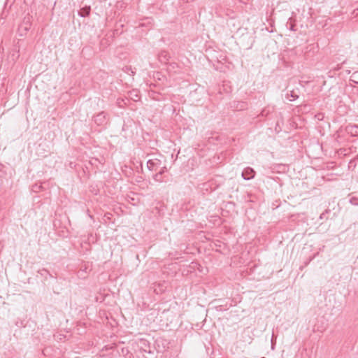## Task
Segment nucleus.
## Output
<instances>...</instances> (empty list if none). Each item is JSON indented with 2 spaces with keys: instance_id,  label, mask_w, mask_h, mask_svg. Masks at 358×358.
<instances>
[{
  "instance_id": "nucleus-1",
  "label": "nucleus",
  "mask_w": 358,
  "mask_h": 358,
  "mask_svg": "<svg viewBox=\"0 0 358 358\" xmlns=\"http://www.w3.org/2000/svg\"><path fill=\"white\" fill-rule=\"evenodd\" d=\"M94 122L98 126H103L107 124L108 118L106 113L101 111L94 116Z\"/></svg>"
},
{
  "instance_id": "nucleus-2",
  "label": "nucleus",
  "mask_w": 358,
  "mask_h": 358,
  "mask_svg": "<svg viewBox=\"0 0 358 358\" xmlns=\"http://www.w3.org/2000/svg\"><path fill=\"white\" fill-rule=\"evenodd\" d=\"M162 166V162L158 159H149L147 162V167L151 171L157 172Z\"/></svg>"
},
{
  "instance_id": "nucleus-3",
  "label": "nucleus",
  "mask_w": 358,
  "mask_h": 358,
  "mask_svg": "<svg viewBox=\"0 0 358 358\" xmlns=\"http://www.w3.org/2000/svg\"><path fill=\"white\" fill-rule=\"evenodd\" d=\"M31 26V22L30 20V17H25L23 20L22 23L20 25L19 31H24V33H21L20 35L22 36L25 34L30 29Z\"/></svg>"
},
{
  "instance_id": "nucleus-4",
  "label": "nucleus",
  "mask_w": 358,
  "mask_h": 358,
  "mask_svg": "<svg viewBox=\"0 0 358 358\" xmlns=\"http://www.w3.org/2000/svg\"><path fill=\"white\" fill-rule=\"evenodd\" d=\"M255 171L251 167H246L243 169L241 176L245 180H249L255 178Z\"/></svg>"
},
{
  "instance_id": "nucleus-5",
  "label": "nucleus",
  "mask_w": 358,
  "mask_h": 358,
  "mask_svg": "<svg viewBox=\"0 0 358 358\" xmlns=\"http://www.w3.org/2000/svg\"><path fill=\"white\" fill-rule=\"evenodd\" d=\"M300 90L299 88L287 90L285 96L290 101L296 100L299 97Z\"/></svg>"
},
{
  "instance_id": "nucleus-6",
  "label": "nucleus",
  "mask_w": 358,
  "mask_h": 358,
  "mask_svg": "<svg viewBox=\"0 0 358 358\" xmlns=\"http://www.w3.org/2000/svg\"><path fill=\"white\" fill-rule=\"evenodd\" d=\"M345 130L350 136L358 137V124H348Z\"/></svg>"
},
{
  "instance_id": "nucleus-7",
  "label": "nucleus",
  "mask_w": 358,
  "mask_h": 358,
  "mask_svg": "<svg viewBox=\"0 0 358 358\" xmlns=\"http://www.w3.org/2000/svg\"><path fill=\"white\" fill-rule=\"evenodd\" d=\"M158 59L161 63L166 64L171 59V55L167 51L162 50L159 53Z\"/></svg>"
},
{
  "instance_id": "nucleus-8",
  "label": "nucleus",
  "mask_w": 358,
  "mask_h": 358,
  "mask_svg": "<svg viewBox=\"0 0 358 358\" xmlns=\"http://www.w3.org/2000/svg\"><path fill=\"white\" fill-rule=\"evenodd\" d=\"M90 6H85L78 11V15L80 17H85L90 15Z\"/></svg>"
},
{
  "instance_id": "nucleus-9",
  "label": "nucleus",
  "mask_w": 358,
  "mask_h": 358,
  "mask_svg": "<svg viewBox=\"0 0 358 358\" xmlns=\"http://www.w3.org/2000/svg\"><path fill=\"white\" fill-rule=\"evenodd\" d=\"M296 24L295 20H294L292 17H289L286 24L287 28H288L289 30L292 31H296Z\"/></svg>"
},
{
  "instance_id": "nucleus-10",
  "label": "nucleus",
  "mask_w": 358,
  "mask_h": 358,
  "mask_svg": "<svg viewBox=\"0 0 358 358\" xmlns=\"http://www.w3.org/2000/svg\"><path fill=\"white\" fill-rule=\"evenodd\" d=\"M38 273L44 278L45 280H47L50 278H53L52 275L45 268L38 270Z\"/></svg>"
},
{
  "instance_id": "nucleus-11",
  "label": "nucleus",
  "mask_w": 358,
  "mask_h": 358,
  "mask_svg": "<svg viewBox=\"0 0 358 358\" xmlns=\"http://www.w3.org/2000/svg\"><path fill=\"white\" fill-rule=\"evenodd\" d=\"M152 178L155 181L157 182H166L165 176H164V175L162 174V173H159L158 171H157V173L152 176Z\"/></svg>"
},
{
  "instance_id": "nucleus-12",
  "label": "nucleus",
  "mask_w": 358,
  "mask_h": 358,
  "mask_svg": "<svg viewBox=\"0 0 358 358\" xmlns=\"http://www.w3.org/2000/svg\"><path fill=\"white\" fill-rule=\"evenodd\" d=\"M129 93L131 99H133L134 101H137L139 99V95L136 90H133L130 91Z\"/></svg>"
},
{
  "instance_id": "nucleus-13",
  "label": "nucleus",
  "mask_w": 358,
  "mask_h": 358,
  "mask_svg": "<svg viewBox=\"0 0 358 358\" xmlns=\"http://www.w3.org/2000/svg\"><path fill=\"white\" fill-rule=\"evenodd\" d=\"M350 203L354 206H358V197L352 196L350 199Z\"/></svg>"
},
{
  "instance_id": "nucleus-14",
  "label": "nucleus",
  "mask_w": 358,
  "mask_h": 358,
  "mask_svg": "<svg viewBox=\"0 0 358 358\" xmlns=\"http://www.w3.org/2000/svg\"><path fill=\"white\" fill-rule=\"evenodd\" d=\"M331 210L329 209L325 210L320 215V220H324L327 219V217L326 216L327 214L329 213Z\"/></svg>"
},
{
  "instance_id": "nucleus-15",
  "label": "nucleus",
  "mask_w": 358,
  "mask_h": 358,
  "mask_svg": "<svg viewBox=\"0 0 358 358\" xmlns=\"http://www.w3.org/2000/svg\"><path fill=\"white\" fill-rule=\"evenodd\" d=\"M167 171H168V169H167L166 166H162V167L161 166V167L159 168V169L158 170V172H159V173H162V174H163V175H164L166 172H167Z\"/></svg>"
},
{
  "instance_id": "nucleus-16",
  "label": "nucleus",
  "mask_w": 358,
  "mask_h": 358,
  "mask_svg": "<svg viewBox=\"0 0 358 358\" xmlns=\"http://www.w3.org/2000/svg\"><path fill=\"white\" fill-rule=\"evenodd\" d=\"M215 308L218 311H223L227 310V308H224L222 305L217 306Z\"/></svg>"
},
{
  "instance_id": "nucleus-17",
  "label": "nucleus",
  "mask_w": 358,
  "mask_h": 358,
  "mask_svg": "<svg viewBox=\"0 0 358 358\" xmlns=\"http://www.w3.org/2000/svg\"><path fill=\"white\" fill-rule=\"evenodd\" d=\"M275 343V338L274 336V334H273L272 337H271V348L272 349L274 348Z\"/></svg>"
},
{
  "instance_id": "nucleus-18",
  "label": "nucleus",
  "mask_w": 358,
  "mask_h": 358,
  "mask_svg": "<svg viewBox=\"0 0 358 358\" xmlns=\"http://www.w3.org/2000/svg\"><path fill=\"white\" fill-rule=\"evenodd\" d=\"M15 325H16L17 327H22V326H23V322H22V321H21V320H20V321H17V322H15Z\"/></svg>"
},
{
  "instance_id": "nucleus-19",
  "label": "nucleus",
  "mask_w": 358,
  "mask_h": 358,
  "mask_svg": "<svg viewBox=\"0 0 358 358\" xmlns=\"http://www.w3.org/2000/svg\"><path fill=\"white\" fill-rule=\"evenodd\" d=\"M314 257H311L308 259V261H306L305 262V266H306L313 259Z\"/></svg>"
},
{
  "instance_id": "nucleus-20",
  "label": "nucleus",
  "mask_w": 358,
  "mask_h": 358,
  "mask_svg": "<svg viewBox=\"0 0 358 358\" xmlns=\"http://www.w3.org/2000/svg\"><path fill=\"white\" fill-rule=\"evenodd\" d=\"M269 113V110H266V109H263V110L262 111V115H266L268 113Z\"/></svg>"
},
{
  "instance_id": "nucleus-21",
  "label": "nucleus",
  "mask_w": 358,
  "mask_h": 358,
  "mask_svg": "<svg viewBox=\"0 0 358 358\" xmlns=\"http://www.w3.org/2000/svg\"><path fill=\"white\" fill-rule=\"evenodd\" d=\"M143 345H144L145 348V347H149V345H150V343L148 342H147L146 341H143Z\"/></svg>"
},
{
  "instance_id": "nucleus-22",
  "label": "nucleus",
  "mask_w": 358,
  "mask_h": 358,
  "mask_svg": "<svg viewBox=\"0 0 358 358\" xmlns=\"http://www.w3.org/2000/svg\"><path fill=\"white\" fill-rule=\"evenodd\" d=\"M127 69L129 70V72H131L132 75L135 73V72L133 71L131 67H127Z\"/></svg>"
},
{
  "instance_id": "nucleus-23",
  "label": "nucleus",
  "mask_w": 358,
  "mask_h": 358,
  "mask_svg": "<svg viewBox=\"0 0 358 358\" xmlns=\"http://www.w3.org/2000/svg\"><path fill=\"white\" fill-rule=\"evenodd\" d=\"M127 69L129 70V72H131L132 75L135 73V72L133 71L131 67H127Z\"/></svg>"
},
{
  "instance_id": "nucleus-24",
  "label": "nucleus",
  "mask_w": 358,
  "mask_h": 358,
  "mask_svg": "<svg viewBox=\"0 0 358 358\" xmlns=\"http://www.w3.org/2000/svg\"><path fill=\"white\" fill-rule=\"evenodd\" d=\"M245 106V103H241V107H240V109L241 110H243L244 108V107Z\"/></svg>"
},
{
  "instance_id": "nucleus-25",
  "label": "nucleus",
  "mask_w": 358,
  "mask_h": 358,
  "mask_svg": "<svg viewBox=\"0 0 358 358\" xmlns=\"http://www.w3.org/2000/svg\"><path fill=\"white\" fill-rule=\"evenodd\" d=\"M342 64H338L337 67L335 68V70L338 71L341 69Z\"/></svg>"
},
{
  "instance_id": "nucleus-26",
  "label": "nucleus",
  "mask_w": 358,
  "mask_h": 358,
  "mask_svg": "<svg viewBox=\"0 0 358 358\" xmlns=\"http://www.w3.org/2000/svg\"><path fill=\"white\" fill-rule=\"evenodd\" d=\"M3 168H4V166L0 163V173L3 171Z\"/></svg>"
},
{
  "instance_id": "nucleus-27",
  "label": "nucleus",
  "mask_w": 358,
  "mask_h": 358,
  "mask_svg": "<svg viewBox=\"0 0 358 358\" xmlns=\"http://www.w3.org/2000/svg\"><path fill=\"white\" fill-rule=\"evenodd\" d=\"M143 350L145 352H148V353H152V352L149 350H147L146 349H143Z\"/></svg>"
},
{
  "instance_id": "nucleus-28",
  "label": "nucleus",
  "mask_w": 358,
  "mask_h": 358,
  "mask_svg": "<svg viewBox=\"0 0 358 358\" xmlns=\"http://www.w3.org/2000/svg\"><path fill=\"white\" fill-rule=\"evenodd\" d=\"M118 34V29H116L115 31H114V34Z\"/></svg>"
},
{
  "instance_id": "nucleus-29",
  "label": "nucleus",
  "mask_w": 358,
  "mask_h": 358,
  "mask_svg": "<svg viewBox=\"0 0 358 358\" xmlns=\"http://www.w3.org/2000/svg\"><path fill=\"white\" fill-rule=\"evenodd\" d=\"M345 72L348 73V74H350V70H346Z\"/></svg>"
},
{
  "instance_id": "nucleus-30",
  "label": "nucleus",
  "mask_w": 358,
  "mask_h": 358,
  "mask_svg": "<svg viewBox=\"0 0 358 358\" xmlns=\"http://www.w3.org/2000/svg\"><path fill=\"white\" fill-rule=\"evenodd\" d=\"M350 81H352V82H354V83H355L358 84V82H355V81L354 80H352V78H350Z\"/></svg>"
},
{
  "instance_id": "nucleus-31",
  "label": "nucleus",
  "mask_w": 358,
  "mask_h": 358,
  "mask_svg": "<svg viewBox=\"0 0 358 358\" xmlns=\"http://www.w3.org/2000/svg\"><path fill=\"white\" fill-rule=\"evenodd\" d=\"M357 157H358V155H357Z\"/></svg>"
},
{
  "instance_id": "nucleus-32",
  "label": "nucleus",
  "mask_w": 358,
  "mask_h": 358,
  "mask_svg": "<svg viewBox=\"0 0 358 358\" xmlns=\"http://www.w3.org/2000/svg\"><path fill=\"white\" fill-rule=\"evenodd\" d=\"M262 358H265V357H262Z\"/></svg>"
}]
</instances>
